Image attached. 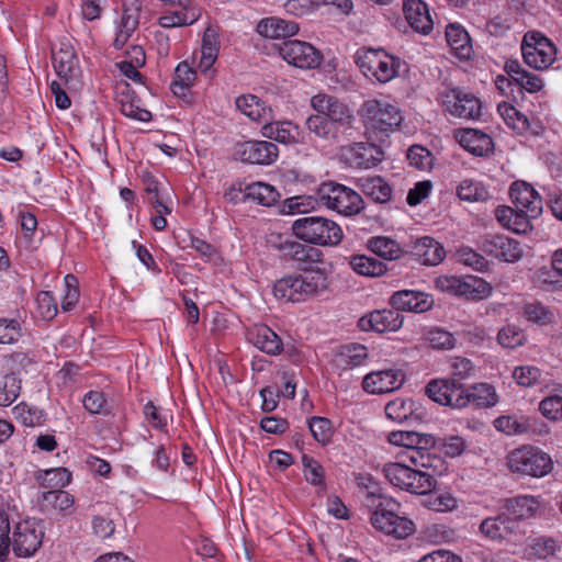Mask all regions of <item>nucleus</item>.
<instances>
[{
    "mask_svg": "<svg viewBox=\"0 0 562 562\" xmlns=\"http://www.w3.org/2000/svg\"><path fill=\"white\" fill-rule=\"evenodd\" d=\"M437 462H440V459L430 454L427 465L406 463L403 460L384 464L382 472L392 485L412 494L426 495L436 487L435 468Z\"/></svg>",
    "mask_w": 562,
    "mask_h": 562,
    "instance_id": "obj_1",
    "label": "nucleus"
},
{
    "mask_svg": "<svg viewBox=\"0 0 562 562\" xmlns=\"http://www.w3.org/2000/svg\"><path fill=\"white\" fill-rule=\"evenodd\" d=\"M329 284L324 268H303L299 273L284 276L273 284V295L284 302L300 303L314 297Z\"/></svg>",
    "mask_w": 562,
    "mask_h": 562,
    "instance_id": "obj_2",
    "label": "nucleus"
},
{
    "mask_svg": "<svg viewBox=\"0 0 562 562\" xmlns=\"http://www.w3.org/2000/svg\"><path fill=\"white\" fill-rule=\"evenodd\" d=\"M367 502L374 506L370 522L378 531L396 539H405L415 532L413 520L396 513L400 505L394 499L370 492Z\"/></svg>",
    "mask_w": 562,
    "mask_h": 562,
    "instance_id": "obj_3",
    "label": "nucleus"
},
{
    "mask_svg": "<svg viewBox=\"0 0 562 562\" xmlns=\"http://www.w3.org/2000/svg\"><path fill=\"white\" fill-rule=\"evenodd\" d=\"M358 114L369 135L389 134L402 123L403 115L396 102L387 99L366 100Z\"/></svg>",
    "mask_w": 562,
    "mask_h": 562,
    "instance_id": "obj_4",
    "label": "nucleus"
},
{
    "mask_svg": "<svg viewBox=\"0 0 562 562\" xmlns=\"http://www.w3.org/2000/svg\"><path fill=\"white\" fill-rule=\"evenodd\" d=\"M356 64L367 76L380 83L390 82L406 67L398 57L387 54L383 49H359L356 53Z\"/></svg>",
    "mask_w": 562,
    "mask_h": 562,
    "instance_id": "obj_5",
    "label": "nucleus"
},
{
    "mask_svg": "<svg viewBox=\"0 0 562 562\" xmlns=\"http://www.w3.org/2000/svg\"><path fill=\"white\" fill-rule=\"evenodd\" d=\"M506 464L515 474L537 479L548 475L553 470L551 457L530 445L513 449L506 457Z\"/></svg>",
    "mask_w": 562,
    "mask_h": 562,
    "instance_id": "obj_6",
    "label": "nucleus"
},
{
    "mask_svg": "<svg viewBox=\"0 0 562 562\" xmlns=\"http://www.w3.org/2000/svg\"><path fill=\"white\" fill-rule=\"evenodd\" d=\"M292 232L299 239L314 245L336 246L341 241L342 231L334 221L322 216L295 220Z\"/></svg>",
    "mask_w": 562,
    "mask_h": 562,
    "instance_id": "obj_7",
    "label": "nucleus"
},
{
    "mask_svg": "<svg viewBox=\"0 0 562 562\" xmlns=\"http://www.w3.org/2000/svg\"><path fill=\"white\" fill-rule=\"evenodd\" d=\"M319 205L345 216L358 214L363 209V200L355 190L334 182L321 184L317 189Z\"/></svg>",
    "mask_w": 562,
    "mask_h": 562,
    "instance_id": "obj_8",
    "label": "nucleus"
},
{
    "mask_svg": "<svg viewBox=\"0 0 562 562\" xmlns=\"http://www.w3.org/2000/svg\"><path fill=\"white\" fill-rule=\"evenodd\" d=\"M391 445L405 448V461L417 465H427L430 460V448L435 447L436 439L432 435L416 431L397 430L387 435Z\"/></svg>",
    "mask_w": 562,
    "mask_h": 562,
    "instance_id": "obj_9",
    "label": "nucleus"
},
{
    "mask_svg": "<svg viewBox=\"0 0 562 562\" xmlns=\"http://www.w3.org/2000/svg\"><path fill=\"white\" fill-rule=\"evenodd\" d=\"M524 61L537 70L548 69L557 58V47L539 32H528L521 43Z\"/></svg>",
    "mask_w": 562,
    "mask_h": 562,
    "instance_id": "obj_10",
    "label": "nucleus"
},
{
    "mask_svg": "<svg viewBox=\"0 0 562 562\" xmlns=\"http://www.w3.org/2000/svg\"><path fill=\"white\" fill-rule=\"evenodd\" d=\"M479 532L487 540L517 546L521 543L524 533L519 529V521L506 514L483 519Z\"/></svg>",
    "mask_w": 562,
    "mask_h": 562,
    "instance_id": "obj_11",
    "label": "nucleus"
},
{
    "mask_svg": "<svg viewBox=\"0 0 562 562\" xmlns=\"http://www.w3.org/2000/svg\"><path fill=\"white\" fill-rule=\"evenodd\" d=\"M43 527L35 520L19 521L13 530L11 544L19 557L33 555L42 544Z\"/></svg>",
    "mask_w": 562,
    "mask_h": 562,
    "instance_id": "obj_12",
    "label": "nucleus"
},
{
    "mask_svg": "<svg viewBox=\"0 0 562 562\" xmlns=\"http://www.w3.org/2000/svg\"><path fill=\"white\" fill-rule=\"evenodd\" d=\"M426 393L436 403L461 408L469 403V396L461 383L451 379H437L427 384Z\"/></svg>",
    "mask_w": 562,
    "mask_h": 562,
    "instance_id": "obj_13",
    "label": "nucleus"
},
{
    "mask_svg": "<svg viewBox=\"0 0 562 562\" xmlns=\"http://www.w3.org/2000/svg\"><path fill=\"white\" fill-rule=\"evenodd\" d=\"M281 57L290 65L302 69H313L322 61L321 53L310 43L291 40L279 47Z\"/></svg>",
    "mask_w": 562,
    "mask_h": 562,
    "instance_id": "obj_14",
    "label": "nucleus"
},
{
    "mask_svg": "<svg viewBox=\"0 0 562 562\" xmlns=\"http://www.w3.org/2000/svg\"><path fill=\"white\" fill-rule=\"evenodd\" d=\"M445 111L461 119H477L481 116V101L472 93L460 89H450L442 93Z\"/></svg>",
    "mask_w": 562,
    "mask_h": 562,
    "instance_id": "obj_15",
    "label": "nucleus"
},
{
    "mask_svg": "<svg viewBox=\"0 0 562 562\" xmlns=\"http://www.w3.org/2000/svg\"><path fill=\"white\" fill-rule=\"evenodd\" d=\"M310 104L316 114L339 122V124L348 125L355 120L350 106L334 95L317 93L311 98Z\"/></svg>",
    "mask_w": 562,
    "mask_h": 562,
    "instance_id": "obj_16",
    "label": "nucleus"
},
{
    "mask_svg": "<svg viewBox=\"0 0 562 562\" xmlns=\"http://www.w3.org/2000/svg\"><path fill=\"white\" fill-rule=\"evenodd\" d=\"M404 382L405 374L401 369L387 368L364 375L362 389L369 394H385L401 389Z\"/></svg>",
    "mask_w": 562,
    "mask_h": 562,
    "instance_id": "obj_17",
    "label": "nucleus"
},
{
    "mask_svg": "<svg viewBox=\"0 0 562 562\" xmlns=\"http://www.w3.org/2000/svg\"><path fill=\"white\" fill-rule=\"evenodd\" d=\"M482 250L498 260L514 263L520 260L525 254L521 244L505 235H490L482 241Z\"/></svg>",
    "mask_w": 562,
    "mask_h": 562,
    "instance_id": "obj_18",
    "label": "nucleus"
},
{
    "mask_svg": "<svg viewBox=\"0 0 562 562\" xmlns=\"http://www.w3.org/2000/svg\"><path fill=\"white\" fill-rule=\"evenodd\" d=\"M340 157L352 168L369 169L382 161L383 151L370 143H356L342 147Z\"/></svg>",
    "mask_w": 562,
    "mask_h": 562,
    "instance_id": "obj_19",
    "label": "nucleus"
},
{
    "mask_svg": "<svg viewBox=\"0 0 562 562\" xmlns=\"http://www.w3.org/2000/svg\"><path fill=\"white\" fill-rule=\"evenodd\" d=\"M53 65L68 88H77L80 76L79 60L69 44H61L59 49L53 53Z\"/></svg>",
    "mask_w": 562,
    "mask_h": 562,
    "instance_id": "obj_20",
    "label": "nucleus"
},
{
    "mask_svg": "<svg viewBox=\"0 0 562 562\" xmlns=\"http://www.w3.org/2000/svg\"><path fill=\"white\" fill-rule=\"evenodd\" d=\"M514 207L527 213L531 217H538L542 212V199L539 193L527 182L516 181L509 190Z\"/></svg>",
    "mask_w": 562,
    "mask_h": 562,
    "instance_id": "obj_21",
    "label": "nucleus"
},
{
    "mask_svg": "<svg viewBox=\"0 0 562 562\" xmlns=\"http://www.w3.org/2000/svg\"><path fill=\"white\" fill-rule=\"evenodd\" d=\"M389 304L398 313L401 311L424 313L434 306V299L431 295L425 292L415 290H400L390 296Z\"/></svg>",
    "mask_w": 562,
    "mask_h": 562,
    "instance_id": "obj_22",
    "label": "nucleus"
},
{
    "mask_svg": "<svg viewBox=\"0 0 562 562\" xmlns=\"http://www.w3.org/2000/svg\"><path fill=\"white\" fill-rule=\"evenodd\" d=\"M404 323V316L395 308L373 311L361 317L359 325L363 330L376 333L397 331Z\"/></svg>",
    "mask_w": 562,
    "mask_h": 562,
    "instance_id": "obj_23",
    "label": "nucleus"
},
{
    "mask_svg": "<svg viewBox=\"0 0 562 562\" xmlns=\"http://www.w3.org/2000/svg\"><path fill=\"white\" fill-rule=\"evenodd\" d=\"M237 155L249 164L270 165L278 157V147L267 140H250L239 145Z\"/></svg>",
    "mask_w": 562,
    "mask_h": 562,
    "instance_id": "obj_24",
    "label": "nucleus"
},
{
    "mask_svg": "<svg viewBox=\"0 0 562 562\" xmlns=\"http://www.w3.org/2000/svg\"><path fill=\"white\" fill-rule=\"evenodd\" d=\"M405 19L417 33L428 35L434 29V21L428 5L422 0H405L403 5Z\"/></svg>",
    "mask_w": 562,
    "mask_h": 562,
    "instance_id": "obj_25",
    "label": "nucleus"
},
{
    "mask_svg": "<svg viewBox=\"0 0 562 562\" xmlns=\"http://www.w3.org/2000/svg\"><path fill=\"white\" fill-rule=\"evenodd\" d=\"M412 255L424 266H437L446 257L443 246L432 237L425 236L414 241Z\"/></svg>",
    "mask_w": 562,
    "mask_h": 562,
    "instance_id": "obj_26",
    "label": "nucleus"
},
{
    "mask_svg": "<svg viewBox=\"0 0 562 562\" xmlns=\"http://www.w3.org/2000/svg\"><path fill=\"white\" fill-rule=\"evenodd\" d=\"M457 142L469 153L475 156H484L492 151L493 140L486 133L474 130L463 128L454 133Z\"/></svg>",
    "mask_w": 562,
    "mask_h": 562,
    "instance_id": "obj_27",
    "label": "nucleus"
},
{
    "mask_svg": "<svg viewBox=\"0 0 562 562\" xmlns=\"http://www.w3.org/2000/svg\"><path fill=\"white\" fill-rule=\"evenodd\" d=\"M368 357L363 345L351 344L339 348L331 360L333 369L340 375L356 367L363 364Z\"/></svg>",
    "mask_w": 562,
    "mask_h": 562,
    "instance_id": "obj_28",
    "label": "nucleus"
},
{
    "mask_svg": "<svg viewBox=\"0 0 562 562\" xmlns=\"http://www.w3.org/2000/svg\"><path fill=\"white\" fill-rule=\"evenodd\" d=\"M262 136L282 144H295L301 140L300 127L291 121H265Z\"/></svg>",
    "mask_w": 562,
    "mask_h": 562,
    "instance_id": "obj_29",
    "label": "nucleus"
},
{
    "mask_svg": "<svg viewBox=\"0 0 562 562\" xmlns=\"http://www.w3.org/2000/svg\"><path fill=\"white\" fill-rule=\"evenodd\" d=\"M235 104L240 113L254 122L261 123L271 120L273 116L271 106L251 93L239 95L236 98Z\"/></svg>",
    "mask_w": 562,
    "mask_h": 562,
    "instance_id": "obj_30",
    "label": "nucleus"
},
{
    "mask_svg": "<svg viewBox=\"0 0 562 562\" xmlns=\"http://www.w3.org/2000/svg\"><path fill=\"white\" fill-rule=\"evenodd\" d=\"M300 27L294 21L285 20L279 16H269L259 21L257 32L267 38H286L297 34Z\"/></svg>",
    "mask_w": 562,
    "mask_h": 562,
    "instance_id": "obj_31",
    "label": "nucleus"
},
{
    "mask_svg": "<svg viewBox=\"0 0 562 562\" xmlns=\"http://www.w3.org/2000/svg\"><path fill=\"white\" fill-rule=\"evenodd\" d=\"M202 15V9L194 7H178L166 11L158 19V24L164 29L182 27L194 24Z\"/></svg>",
    "mask_w": 562,
    "mask_h": 562,
    "instance_id": "obj_32",
    "label": "nucleus"
},
{
    "mask_svg": "<svg viewBox=\"0 0 562 562\" xmlns=\"http://www.w3.org/2000/svg\"><path fill=\"white\" fill-rule=\"evenodd\" d=\"M220 52V36L216 29L207 26L204 31L201 44V56L198 68L202 72L211 71Z\"/></svg>",
    "mask_w": 562,
    "mask_h": 562,
    "instance_id": "obj_33",
    "label": "nucleus"
},
{
    "mask_svg": "<svg viewBox=\"0 0 562 562\" xmlns=\"http://www.w3.org/2000/svg\"><path fill=\"white\" fill-rule=\"evenodd\" d=\"M495 216L505 228L517 234L529 232L531 229L530 220L535 218L527 215V213L519 212L515 207L504 205L496 209Z\"/></svg>",
    "mask_w": 562,
    "mask_h": 562,
    "instance_id": "obj_34",
    "label": "nucleus"
},
{
    "mask_svg": "<svg viewBox=\"0 0 562 562\" xmlns=\"http://www.w3.org/2000/svg\"><path fill=\"white\" fill-rule=\"evenodd\" d=\"M248 339L256 348L268 355H279L283 349L281 338L265 325L255 327Z\"/></svg>",
    "mask_w": 562,
    "mask_h": 562,
    "instance_id": "obj_35",
    "label": "nucleus"
},
{
    "mask_svg": "<svg viewBox=\"0 0 562 562\" xmlns=\"http://www.w3.org/2000/svg\"><path fill=\"white\" fill-rule=\"evenodd\" d=\"M446 38L460 59H468L472 54V44L470 36L464 27L459 24H449L446 29Z\"/></svg>",
    "mask_w": 562,
    "mask_h": 562,
    "instance_id": "obj_36",
    "label": "nucleus"
},
{
    "mask_svg": "<svg viewBox=\"0 0 562 562\" xmlns=\"http://www.w3.org/2000/svg\"><path fill=\"white\" fill-rule=\"evenodd\" d=\"M358 186L374 202L385 203L391 199L392 189L381 177H362L358 179Z\"/></svg>",
    "mask_w": 562,
    "mask_h": 562,
    "instance_id": "obj_37",
    "label": "nucleus"
},
{
    "mask_svg": "<svg viewBox=\"0 0 562 562\" xmlns=\"http://www.w3.org/2000/svg\"><path fill=\"white\" fill-rule=\"evenodd\" d=\"M243 191L246 200L262 206H271L280 198L278 190L273 186L260 181L247 184Z\"/></svg>",
    "mask_w": 562,
    "mask_h": 562,
    "instance_id": "obj_38",
    "label": "nucleus"
},
{
    "mask_svg": "<svg viewBox=\"0 0 562 562\" xmlns=\"http://www.w3.org/2000/svg\"><path fill=\"white\" fill-rule=\"evenodd\" d=\"M560 550L559 542L551 537H538L531 539L525 550L524 555L527 559H548L554 557Z\"/></svg>",
    "mask_w": 562,
    "mask_h": 562,
    "instance_id": "obj_39",
    "label": "nucleus"
},
{
    "mask_svg": "<svg viewBox=\"0 0 562 562\" xmlns=\"http://www.w3.org/2000/svg\"><path fill=\"white\" fill-rule=\"evenodd\" d=\"M138 25V9L124 8L121 19L116 25L114 46L122 48Z\"/></svg>",
    "mask_w": 562,
    "mask_h": 562,
    "instance_id": "obj_40",
    "label": "nucleus"
},
{
    "mask_svg": "<svg viewBox=\"0 0 562 562\" xmlns=\"http://www.w3.org/2000/svg\"><path fill=\"white\" fill-rule=\"evenodd\" d=\"M350 266L355 272L364 277H380L386 272L384 262L366 255H355L350 258Z\"/></svg>",
    "mask_w": 562,
    "mask_h": 562,
    "instance_id": "obj_41",
    "label": "nucleus"
},
{
    "mask_svg": "<svg viewBox=\"0 0 562 562\" xmlns=\"http://www.w3.org/2000/svg\"><path fill=\"white\" fill-rule=\"evenodd\" d=\"M492 291V285L480 277L467 276L463 278L461 296L468 300L481 301L487 299Z\"/></svg>",
    "mask_w": 562,
    "mask_h": 562,
    "instance_id": "obj_42",
    "label": "nucleus"
},
{
    "mask_svg": "<svg viewBox=\"0 0 562 562\" xmlns=\"http://www.w3.org/2000/svg\"><path fill=\"white\" fill-rule=\"evenodd\" d=\"M307 130L323 139L334 138L337 134L339 122L330 121L328 117L318 115L316 113L311 114L305 122Z\"/></svg>",
    "mask_w": 562,
    "mask_h": 562,
    "instance_id": "obj_43",
    "label": "nucleus"
},
{
    "mask_svg": "<svg viewBox=\"0 0 562 562\" xmlns=\"http://www.w3.org/2000/svg\"><path fill=\"white\" fill-rule=\"evenodd\" d=\"M368 246L372 252L386 260L398 259L402 255L400 244L386 236H375L369 239Z\"/></svg>",
    "mask_w": 562,
    "mask_h": 562,
    "instance_id": "obj_44",
    "label": "nucleus"
},
{
    "mask_svg": "<svg viewBox=\"0 0 562 562\" xmlns=\"http://www.w3.org/2000/svg\"><path fill=\"white\" fill-rule=\"evenodd\" d=\"M75 504L72 495L68 492L56 490L45 492L42 496L41 506L44 510L66 512Z\"/></svg>",
    "mask_w": 562,
    "mask_h": 562,
    "instance_id": "obj_45",
    "label": "nucleus"
},
{
    "mask_svg": "<svg viewBox=\"0 0 562 562\" xmlns=\"http://www.w3.org/2000/svg\"><path fill=\"white\" fill-rule=\"evenodd\" d=\"M195 79V70L188 61H181L175 69V77L171 83L173 93L183 95L186 91L193 86Z\"/></svg>",
    "mask_w": 562,
    "mask_h": 562,
    "instance_id": "obj_46",
    "label": "nucleus"
},
{
    "mask_svg": "<svg viewBox=\"0 0 562 562\" xmlns=\"http://www.w3.org/2000/svg\"><path fill=\"white\" fill-rule=\"evenodd\" d=\"M457 195L460 200L467 202L485 201L490 196L486 188L481 182L472 179H465L459 183Z\"/></svg>",
    "mask_w": 562,
    "mask_h": 562,
    "instance_id": "obj_47",
    "label": "nucleus"
},
{
    "mask_svg": "<svg viewBox=\"0 0 562 562\" xmlns=\"http://www.w3.org/2000/svg\"><path fill=\"white\" fill-rule=\"evenodd\" d=\"M130 54L132 56V60H123L119 63L117 66L125 77L139 83L142 81V75L138 71V68L145 64V53L140 46H133Z\"/></svg>",
    "mask_w": 562,
    "mask_h": 562,
    "instance_id": "obj_48",
    "label": "nucleus"
},
{
    "mask_svg": "<svg viewBox=\"0 0 562 562\" xmlns=\"http://www.w3.org/2000/svg\"><path fill=\"white\" fill-rule=\"evenodd\" d=\"M21 392V379L15 373L5 374L0 381V406H10Z\"/></svg>",
    "mask_w": 562,
    "mask_h": 562,
    "instance_id": "obj_49",
    "label": "nucleus"
},
{
    "mask_svg": "<svg viewBox=\"0 0 562 562\" xmlns=\"http://www.w3.org/2000/svg\"><path fill=\"white\" fill-rule=\"evenodd\" d=\"M494 426L498 431L508 436L521 435L529 429L528 420L525 417L513 415L499 416L494 420Z\"/></svg>",
    "mask_w": 562,
    "mask_h": 562,
    "instance_id": "obj_50",
    "label": "nucleus"
},
{
    "mask_svg": "<svg viewBox=\"0 0 562 562\" xmlns=\"http://www.w3.org/2000/svg\"><path fill=\"white\" fill-rule=\"evenodd\" d=\"M319 205L318 195L315 198L308 195H297L286 199L283 202L282 211L285 214H305Z\"/></svg>",
    "mask_w": 562,
    "mask_h": 562,
    "instance_id": "obj_51",
    "label": "nucleus"
},
{
    "mask_svg": "<svg viewBox=\"0 0 562 562\" xmlns=\"http://www.w3.org/2000/svg\"><path fill=\"white\" fill-rule=\"evenodd\" d=\"M302 464L305 480L310 484L317 486L321 491H324L326 487L325 471L321 463L315 459L304 454L302 457Z\"/></svg>",
    "mask_w": 562,
    "mask_h": 562,
    "instance_id": "obj_52",
    "label": "nucleus"
},
{
    "mask_svg": "<svg viewBox=\"0 0 562 562\" xmlns=\"http://www.w3.org/2000/svg\"><path fill=\"white\" fill-rule=\"evenodd\" d=\"M512 378L521 387H532L542 380V372L536 366H519L512 372Z\"/></svg>",
    "mask_w": 562,
    "mask_h": 562,
    "instance_id": "obj_53",
    "label": "nucleus"
},
{
    "mask_svg": "<svg viewBox=\"0 0 562 562\" xmlns=\"http://www.w3.org/2000/svg\"><path fill=\"white\" fill-rule=\"evenodd\" d=\"M497 111L503 117L504 122L514 131L519 133L528 127V120L515 106L507 102L498 104Z\"/></svg>",
    "mask_w": 562,
    "mask_h": 562,
    "instance_id": "obj_54",
    "label": "nucleus"
},
{
    "mask_svg": "<svg viewBox=\"0 0 562 562\" xmlns=\"http://www.w3.org/2000/svg\"><path fill=\"white\" fill-rule=\"evenodd\" d=\"M497 341L504 348L514 349L525 344L526 335L520 328L507 325L498 331Z\"/></svg>",
    "mask_w": 562,
    "mask_h": 562,
    "instance_id": "obj_55",
    "label": "nucleus"
},
{
    "mask_svg": "<svg viewBox=\"0 0 562 562\" xmlns=\"http://www.w3.org/2000/svg\"><path fill=\"white\" fill-rule=\"evenodd\" d=\"M413 413V403L403 398H395L385 406V415L396 423L405 422Z\"/></svg>",
    "mask_w": 562,
    "mask_h": 562,
    "instance_id": "obj_56",
    "label": "nucleus"
},
{
    "mask_svg": "<svg viewBox=\"0 0 562 562\" xmlns=\"http://www.w3.org/2000/svg\"><path fill=\"white\" fill-rule=\"evenodd\" d=\"M426 339L434 349H452L456 346V337L441 328H434L427 331Z\"/></svg>",
    "mask_w": 562,
    "mask_h": 562,
    "instance_id": "obj_57",
    "label": "nucleus"
},
{
    "mask_svg": "<svg viewBox=\"0 0 562 562\" xmlns=\"http://www.w3.org/2000/svg\"><path fill=\"white\" fill-rule=\"evenodd\" d=\"M458 260L476 271H484L487 269L486 259L474 249L470 247H462L457 251Z\"/></svg>",
    "mask_w": 562,
    "mask_h": 562,
    "instance_id": "obj_58",
    "label": "nucleus"
},
{
    "mask_svg": "<svg viewBox=\"0 0 562 562\" xmlns=\"http://www.w3.org/2000/svg\"><path fill=\"white\" fill-rule=\"evenodd\" d=\"M65 295L61 302L64 312L71 311L79 300L78 280L74 274H67L64 278Z\"/></svg>",
    "mask_w": 562,
    "mask_h": 562,
    "instance_id": "obj_59",
    "label": "nucleus"
},
{
    "mask_svg": "<svg viewBox=\"0 0 562 562\" xmlns=\"http://www.w3.org/2000/svg\"><path fill=\"white\" fill-rule=\"evenodd\" d=\"M37 313L44 321L53 319L57 314V304L48 291H42L36 296Z\"/></svg>",
    "mask_w": 562,
    "mask_h": 562,
    "instance_id": "obj_60",
    "label": "nucleus"
},
{
    "mask_svg": "<svg viewBox=\"0 0 562 562\" xmlns=\"http://www.w3.org/2000/svg\"><path fill=\"white\" fill-rule=\"evenodd\" d=\"M539 411L548 419H562V396L550 395L544 397L539 404Z\"/></svg>",
    "mask_w": 562,
    "mask_h": 562,
    "instance_id": "obj_61",
    "label": "nucleus"
},
{
    "mask_svg": "<svg viewBox=\"0 0 562 562\" xmlns=\"http://www.w3.org/2000/svg\"><path fill=\"white\" fill-rule=\"evenodd\" d=\"M21 337V325L13 318H0V344H15Z\"/></svg>",
    "mask_w": 562,
    "mask_h": 562,
    "instance_id": "obj_62",
    "label": "nucleus"
},
{
    "mask_svg": "<svg viewBox=\"0 0 562 562\" xmlns=\"http://www.w3.org/2000/svg\"><path fill=\"white\" fill-rule=\"evenodd\" d=\"M427 507L438 513L452 512L458 507V499L451 493L437 494L427 499Z\"/></svg>",
    "mask_w": 562,
    "mask_h": 562,
    "instance_id": "obj_63",
    "label": "nucleus"
},
{
    "mask_svg": "<svg viewBox=\"0 0 562 562\" xmlns=\"http://www.w3.org/2000/svg\"><path fill=\"white\" fill-rule=\"evenodd\" d=\"M409 165L420 170H426L432 165V156L428 149L423 146L414 145L407 151Z\"/></svg>",
    "mask_w": 562,
    "mask_h": 562,
    "instance_id": "obj_64",
    "label": "nucleus"
}]
</instances>
